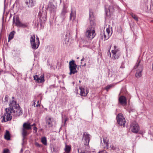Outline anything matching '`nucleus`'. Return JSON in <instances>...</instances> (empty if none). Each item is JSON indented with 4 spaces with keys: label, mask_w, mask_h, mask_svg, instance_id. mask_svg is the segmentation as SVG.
<instances>
[{
    "label": "nucleus",
    "mask_w": 153,
    "mask_h": 153,
    "mask_svg": "<svg viewBox=\"0 0 153 153\" xmlns=\"http://www.w3.org/2000/svg\"><path fill=\"white\" fill-rule=\"evenodd\" d=\"M9 107L5 109V113L2 116V122L10 120L12 115L15 117L19 116L22 114L21 109L18 104L15 101L13 100L9 105Z\"/></svg>",
    "instance_id": "nucleus-1"
},
{
    "label": "nucleus",
    "mask_w": 153,
    "mask_h": 153,
    "mask_svg": "<svg viewBox=\"0 0 153 153\" xmlns=\"http://www.w3.org/2000/svg\"><path fill=\"white\" fill-rule=\"evenodd\" d=\"M89 19L90 21V26L87 29L86 35L87 37L92 39L96 35L94 30L96 24L93 12L91 9L89 10Z\"/></svg>",
    "instance_id": "nucleus-2"
},
{
    "label": "nucleus",
    "mask_w": 153,
    "mask_h": 153,
    "mask_svg": "<svg viewBox=\"0 0 153 153\" xmlns=\"http://www.w3.org/2000/svg\"><path fill=\"white\" fill-rule=\"evenodd\" d=\"M31 129V125L30 123H25L23 125V128H22V133L23 137L22 143V145L24 144V140L28 134L27 130Z\"/></svg>",
    "instance_id": "nucleus-3"
},
{
    "label": "nucleus",
    "mask_w": 153,
    "mask_h": 153,
    "mask_svg": "<svg viewBox=\"0 0 153 153\" xmlns=\"http://www.w3.org/2000/svg\"><path fill=\"white\" fill-rule=\"evenodd\" d=\"M77 65L75 64L74 61L72 60L69 62V68L70 72L69 73V75L74 74L77 73L76 70Z\"/></svg>",
    "instance_id": "nucleus-4"
},
{
    "label": "nucleus",
    "mask_w": 153,
    "mask_h": 153,
    "mask_svg": "<svg viewBox=\"0 0 153 153\" xmlns=\"http://www.w3.org/2000/svg\"><path fill=\"white\" fill-rule=\"evenodd\" d=\"M140 61H138V62L136 63L134 67V69H137L136 74V76L137 78H139L141 76V72L143 69V67L142 65L140 64Z\"/></svg>",
    "instance_id": "nucleus-5"
},
{
    "label": "nucleus",
    "mask_w": 153,
    "mask_h": 153,
    "mask_svg": "<svg viewBox=\"0 0 153 153\" xmlns=\"http://www.w3.org/2000/svg\"><path fill=\"white\" fill-rule=\"evenodd\" d=\"M120 50V48L118 47L116 45L114 46V49L111 51L112 53V58L117 59L119 58L120 55V53L119 52Z\"/></svg>",
    "instance_id": "nucleus-6"
},
{
    "label": "nucleus",
    "mask_w": 153,
    "mask_h": 153,
    "mask_svg": "<svg viewBox=\"0 0 153 153\" xmlns=\"http://www.w3.org/2000/svg\"><path fill=\"white\" fill-rule=\"evenodd\" d=\"M45 121L46 124L49 128H52L54 124L56 123V121L53 118L49 116H47L45 118Z\"/></svg>",
    "instance_id": "nucleus-7"
},
{
    "label": "nucleus",
    "mask_w": 153,
    "mask_h": 153,
    "mask_svg": "<svg viewBox=\"0 0 153 153\" xmlns=\"http://www.w3.org/2000/svg\"><path fill=\"white\" fill-rule=\"evenodd\" d=\"M30 43L31 47L33 49L36 50L38 48L40 44L36 41L34 35L30 37Z\"/></svg>",
    "instance_id": "nucleus-8"
},
{
    "label": "nucleus",
    "mask_w": 153,
    "mask_h": 153,
    "mask_svg": "<svg viewBox=\"0 0 153 153\" xmlns=\"http://www.w3.org/2000/svg\"><path fill=\"white\" fill-rule=\"evenodd\" d=\"M117 118L118 123L120 126H124L126 123V120L123 115L121 114H119L117 116Z\"/></svg>",
    "instance_id": "nucleus-9"
},
{
    "label": "nucleus",
    "mask_w": 153,
    "mask_h": 153,
    "mask_svg": "<svg viewBox=\"0 0 153 153\" xmlns=\"http://www.w3.org/2000/svg\"><path fill=\"white\" fill-rule=\"evenodd\" d=\"M57 7L54 5L52 2H49L48 6V9L49 10L51 13L53 15L56 14Z\"/></svg>",
    "instance_id": "nucleus-10"
},
{
    "label": "nucleus",
    "mask_w": 153,
    "mask_h": 153,
    "mask_svg": "<svg viewBox=\"0 0 153 153\" xmlns=\"http://www.w3.org/2000/svg\"><path fill=\"white\" fill-rule=\"evenodd\" d=\"M131 131L135 133H137L139 129V127L136 122H134L131 123Z\"/></svg>",
    "instance_id": "nucleus-11"
},
{
    "label": "nucleus",
    "mask_w": 153,
    "mask_h": 153,
    "mask_svg": "<svg viewBox=\"0 0 153 153\" xmlns=\"http://www.w3.org/2000/svg\"><path fill=\"white\" fill-rule=\"evenodd\" d=\"M82 140L84 145L86 146L88 145L90 140V135L87 133L85 132L83 134Z\"/></svg>",
    "instance_id": "nucleus-12"
},
{
    "label": "nucleus",
    "mask_w": 153,
    "mask_h": 153,
    "mask_svg": "<svg viewBox=\"0 0 153 153\" xmlns=\"http://www.w3.org/2000/svg\"><path fill=\"white\" fill-rule=\"evenodd\" d=\"M34 80H36V82L38 83H43L45 82L44 76L41 75L39 77L37 75H35L33 77Z\"/></svg>",
    "instance_id": "nucleus-13"
},
{
    "label": "nucleus",
    "mask_w": 153,
    "mask_h": 153,
    "mask_svg": "<svg viewBox=\"0 0 153 153\" xmlns=\"http://www.w3.org/2000/svg\"><path fill=\"white\" fill-rule=\"evenodd\" d=\"M39 17L41 21V23H45V21L46 20L47 14L46 12H45L42 14L41 12H39L38 14Z\"/></svg>",
    "instance_id": "nucleus-14"
},
{
    "label": "nucleus",
    "mask_w": 153,
    "mask_h": 153,
    "mask_svg": "<svg viewBox=\"0 0 153 153\" xmlns=\"http://www.w3.org/2000/svg\"><path fill=\"white\" fill-rule=\"evenodd\" d=\"M79 89L80 90V94L83 96H86L88 93V91L86 88L80 87Z\"/></svg>",
    "instance_id": "nucleus-15"
},
{
    "label": "nucleus",
    "mask_w": 153,
    "mask_h": 153,
    "mask_svg": "<svg viewBox=\"0 0 153 153\" xmlns=\"http://www.w3.org/2000/svg\"><path fill=\"white\" fill-rule=\"evenodd\" d=\"M26 6L28 7H31L34 6L35 1L34 0H25Z\"/></svg>",
    "instance_id": "nucleus-16"
},
{
    "label": "nucleus",
    "mask_w": 153,
    "mask_h": 153,
    "mask_svg": "<svg viewBox=\"0 0 153 153\" xmlns=\"http://www.w3.org/2000/svg\"><path fill=\"white\" fill-rule=\"evenodd\" d=\"M119 101L122 105H126L127 104L126 99L124 96H121L119 98Z\"/></svg>",
    "instance_id": "nucleus-17"
},
{
    "label": "nucleus",
    "mask_w": 153,
    "mask_h": 153,
    "mask_svg": "<svg viewBox=\"0 0 153 153\" xmlns=\"http://www.w3.org/2000/svg\"><path fill=\"white\" fill-rule=\"evenodd\" d=\"M67 13V8L64 6L60 14V17L62 18V19H65V15Z\"/></svg>",
    "instance_id": "nucleus-18"
},
{
    "label": "nucleus",
    "mask_w": 153,
    "mask_h": 153,
    "mask_svg": "<svg viewBox=\"0 0 153 153\" xmlns=\"http://www.w3.org/2000/svg\"><path fill=\"white\" fill-rule=\"evenodd\" d=\"M108 139L106 137H104L103 138V142L104 144V147L108 148Z\"/></svg>",
    "instance_id": "nucleus-19"
},
{
    "label": "nucleus",
    "mask_w": 153,
    "mask_h": 153,
    "mask_svg": "<svg viewBox=\"0 0 153 153\" xmlns=\"http://www.w3.org/2000/svg\"><path fill=\"white\" fill-rule=\"evenodd\" d=\"M76 17V13L74 11L71 10V12L70 14V19L71 20H74L75 19Z\"/></svg>",
    "instance_id": "nucleus-20"
},
{
    "label": "nucleus",
    "mask_w": 153,
    "mask_h": 153,
    "mask_svg": "<svg viewBox=\"0 0 153 153\" xmlns=\"http://www.w3.org/2000/svg\"><path fill=\"white\" fill-rule=\"evenodd\" d=\"M71 149V146L65 144V148L64 149L65 152L66 153H69Z\"/></svg>",
    "instance_id": "nucleus-21"
},
{
    "label": "nucleus",
    "mask_w": 153,
    "mask_h": 153,
    "mask_svg": "<svg viewBox=\"0 0 153 153\" xmlns=\"http://www.w3.org/2000/svg\"><path fill=\"white\" fill-rule=\"evenodd\" d=\"M4 137L5 139L7 140H9L10 139V134L8 131H6V133L4 135Z\"/></svg>",
    "instance_id": "nucleus-22"
},
{
    "label": "nucleus",
    "mask_w": 153,
    "mask_h": 153,
    "mask_svg": "<svg viewBox=\"0 0 153 153\" xmlns=\"http://www.w3.org/2000/svg\"><path fill=\"white\" fill-rule=\"evenodd\" d=\"M15 33L14 31H13L10 34L8 37V42H9L10 40L12 39L14 37V35Z\"/></svg>",
    "instance_id": "nucleus-23"
},
{
    "label": "nucleus",
    "mask_w": 153,
    "mask_h": 153,
    "mask_svg": "<svg viewBox=\"0 0 153 153\" xmlns=\"http://www.w3.org/2000/svg\"><path fill=\"white\" fill-rule=\"evenodd\" d=\"M103 37H102V39L104 40L105 41L108 39L109 38L110 35L107 34L104 32V30L103 31Z\"/></svg>",
    "instance_id": "nucleus-24"
},
{
    "label": "nucleus",
    "mask_w": 153,
    "mask_h": 153,
    "mask_svg": "<svg viewBox=\"0 0 153 153\" xmlns=\"http://www.w3.org/2000/svg\"><path fill=\"white\" fill-rule=\"evenodd\" d=\"M41 142L42 143L45 145H46L47 143V140L45 137H43L42 138Z\"/></svg>",
    "instance_id": "nucleus-25"
},
{
    "label": "nucleus",
    "mask_w": 153,
    "mask_h": 153,
    "mask_svg": "<svg viewBox=\"0 0 153 153\" xmlns=\"http://www.w3.org/2000/svg\"><path fill=\"white\" fill-rule=\"evenodd\" d=\"M129 14L135 21H138V18L133 13H130Z\"/></svg>",
    "instance_id": "nucleus-26"
},
{
    "label": "nucleus",
    "mask_w": 153,
    "mask_h": 153,
    "mask_svg": "<svg viewBox=\"0 0 153 153\" xmlns=\"http://www.w3.org/2000/svg\"><path fill=\"white\" fill-rule=\"evenodd\" d=\"M108 10L109 13L111 14L114 11V8L113 6L112 5L108 7Z\"/></svg>",
    "instance_id": "nucleus-27"
},
{
    "label": "nucleus",
    "mask_w": 153,
    "mask_h": 153,
    "mask_svg": "<svg viewBox=\"0 0 153 153\" xmlns=\"http://www.w3.org/2000/svg\"><path fill=\"white\" fill-rule=\"evenodd\" d=\"M21 22L19 21V18L17 17L16 19V21L15 23V25L17 26H19Z\"/></svg>",
    "instance_id": "nucleus-28"
},
{
    "label": "nucleus",
    "mask_w": 153,
    "mask_h": 153,
    "mask_svg": "<svg viewBox=\"0 0 153 153\" xmlns=\"http://www.w3.org/2000/svg\"><path fill=\"white\" fill-rule=\"evenodd\" d=\"M78 153H90L89 152L87 151H84L81 149H78Z\"/></svg>",
    "instance_id": "nucleus-29"
},
{
    "label": "nucleus",
    "mask_w": 153,
    "mask_h": 153,
    "mask_svg": "<svg viewBox=\"0 0 153 153\" xmlns=\"http://www.w3.org/2000/svg\"><path fill=\"white\" fill-rule=\"evenodd\" d=\"M114 85H108L105 88V89L107 91H108L111 87H113Z\"/></svg>",
    "instance_id": "nucleus-30"
},
{
    "label": "nucleus",
    "mask_w": 153,
    "mask_h": 153,
    "mask_svg": "<svg viewBox=\"0 0 153 153\" xmlns=\"http://www.w3.org/2000/svg\"><path fill=\"white\" fill-rule=\"evenodd\" d=\"M27 26V25L26 24H23L22 23H21V24L20 25L19 27H25Z\"/></svg>",
    "instance_id": "nucleus-31"
},
{
    "label": "nucleus",
    "mask_w": 153,
    "mask_h": 153,
    "mask_svg": "<svg viewBox=\"0 0 153 153\" xmlns=\"http://www.w3.org/2000/svg\"><path fill=\"white\" fill-rule=\"evenodd\" d=\"M108 35H110V29L108 28H107L106 29V32H105Z\"/></svg>",
    "instance_id": "nucleus-32"
},
{
    "label": "nucleus",
    "mask_w": 153,
    "mask_h": 153,
    "mask_svg": "<svg viewBox=\"0 0 153 153\" xmlns=\"http://www.w3.org/2000/svg\"><path fill=\"white\" fill-rule=\"evenodd\" d=\"M36 146L38 147H42V145L41 144H39L38 143L36 142L35 143Z\"/></svg>",
    "instance_id": "nucleus-33"
},
{
    "label": "nucleus",
    "mask_w": 153,
    "mask_h": 153,
    "mask_svg": "<svg viewBox=\"0 0 153 153\" xmlns=\"http://www.w3.org/2000/svg\"><path fill=\"white\" fill-rule=\"evenodd\" d=\"M3 153H10L9 150L7 149H5L4 150Z\"/></svg>",
    "instance_id": "nucleus-34"
},
{
    "label": "nucleus",
    "mask_w": 153,
    "mask_h": 153,
    "mask_svg": "<svg viewBox=\"0 0 153 153\" xmlns=\"http://www.w3.org/2000/svg\"><path fill=\"white\" fill-rule=\"evenodd\" d=\"M35 102L36 101L33 100V101L32 102V105H33L34 107H37L38 106V105H37L36 106H35Z\"/></svg>",
    "instance_id": "nucleus-35"
},
{
    "label": "nucleus",
    "mask_w": 153,
    "mask_h": 153,
    "mask_svg": "<svg viewBox=\"0 0 153 153\" xmlns=\"http://www.w3.org/2000/svg\"><path fill=\"white\" fill-rule=\"evenodd\" d=\"M36 42H37L40 44L39 38L37 36H36Z\"/></svg>",
    "instance_id": "nucleus-36"
},
{
    "label": "nucleus",
    "mask_w": 153,
    "mask_h": 153,
    "mask_svg": "<svg viewBox=\"0 0 153 153\" xmlns=\"http://www.w3.org/2000/svg\"><path fill=\"white\" fill-rule=\"evenodd\" d=\"M107 7L106 6H105V14L106 16H108V10H107Z\"/></svg>",
    "instance_id": "nucleus-37"
},
{
    "label": "nucleus",
    "mask_w": 153,
    "mask_h": 153,
    "mask_svg": "<svg viewBox=\"0 0 153 153\" xmlns=\"http://www.w3.org/2000/svg\"><path fill=\"white\" fill-rule=\"evenodd\" d=\"M8 96L7 95H6L4 98L5 101H7L8 100Z\"/></svg>",
    "instance_id": "nucleus-38"
},
{
    "label": "nucleus",
    "mask_w": 153,
    "mask_h": 153,
    "mask_svg": "<svg viewBox=\"0 0 153 153\" xmlns=\"http://www.w3.org/2000/svg\"><path fill=\"white\" fill-rule=\"evenodd\" d=\"M98 153H107V152L105 151H102L99 152Z\"/></svg>",
    "instance_id": "nucleus-39"
},
{
    "label": "nucleus",
    "mask_w": 153,
    "mask_h": 153,
    "mask_svg": "<svg viewBox=\"0 0 153 153\" xmlns=\"http://www.w3.org/2000/svg\"><path fill=\"white\" fill-rule=\"evenodd\" d=\"M33 129L35 131H36L37 130V128L35 126L33 128Z\"/></svg>",
    "instance_id": "nucleus-40"
},
{
    "label": "nucleus",
    "mask_w": 153,
    "mask_h": 153,
    "mask_svg": "<svg viewBox=\"0 0 153 153\" xmlns=\"http://www.w3.org/2000/svg\"><path fill=\"white\" fill-rule=\"evenodd\" d=\"M13 23L14 24L15 23V20H14V17H13Z\"/></svg>",
    "instance_id": "nucleus-41"
},
{
    "label": "nucleus",
    "mask_w": 153,
    "mask_h": 153,
    "mask_svg": "<svg viewBox=\"0 0 153 153\" xmlns=\"http://www.w3.org/2000/svg\"><path fill=\"white\" fill-rule=\"evenodd\" d=\"M22 152H23V150H22V149L21 150L20 153H22Z\"/></svg>",
    "instance_id": "nucleus-42"
},
{
    "label": "nucleus",
    "mask_w": 153,
    "mask_h": 153,
    "mask_svg": "<svg viewBox=\"0 0 153 153\" xmlns=\"http://www.w3.org/2000/svg\"><path fill=\"white\" fill-rule=\"evenodd\" d=\"M85 59H84V57H83L82 59L81 60V61H83Z\"/></svg>",
    "instance_id": "nucleus-43"
},
{
    "label": "nucleus",
    "mask_w": 153,
    "mask_h": 153,
    "mask_svg": "<svg viewBox=\"0 0 153 153\" xmlns=\"http://www.w3.org/2000/svg\"><path fill=\"white\" fill-rule=\"evenodd\" d=\"M31 125V127L32 126H35V123H34L33 125Z\"/></svg>",
    "instance_id": "nucleus-44"
},
{
    "label": "nucleus",
    "mask_w": 153,
    "mask_h": 153,
    "mask_svg": "<svg viewBox=\"0 0 153 153\" xmlns=\"http://www.w3.org/2000/svg\"><path fill=\"white\" fill-rule=\"evenodd\" d=\"M65 44H66V40L65 39L64 40V42H65Z\"/></svg>",
    "instance_id": "nucleus-45"
},
{
    "label": "nucleus",
    "mask_w": 153,
    "mask_h": 153,
    "mask_svg": "<svg viewBox=\"0 0 153 153\" xmlns=\"http://www.w3.org/2000/svg\"><path fill=\"white\" fill-rule=\"evenodd\" d=\"M29 153V152L28 151H26L25 152V153Z\"/></svg>",
    "instance_id": "nucleus-46"
},
{
    "label": "nucleus",
    "mask_w": 153,
    "mask_h": 153,
    "mask_svg": "<svg viewBox=\"0 0 153 153\" xmlns=\"http://www.w3.org/2000/svg\"><path fill=\"white\" fill-rule=\"evenodd\" d=\"M67 121V119H65V123L66 122V121Z\"/></svg>",
    "instance_id": "nucleus-47"
},
{
    "label": "nucleus",
    "mask_w": 153,
    "mask_h": 153,
    "mask_svg": "<svg viewBox=\"0 0 153 153\" xmlns=\"http://www.w3.org/2000/svg\"><path fill=\"white\" fill-rule=\"evenodd\" d=\"M109 54H110V56H111V53L110 51H109Z\"/></svg>",
    "instance_id": "nucleus-48"
},
{
    "label": "nucleus",
    "mask_w": 153,
    "mask_h": 153,
    "mask_svg": "<svg viewBox=\"0 0 153 153\" xmlns=\"http://www.w3.org/2000/svg\"><path fill=\"white\" fill-rule=\"evenodd\" d=\"M14 98V97H12V98L13 99Z\"/></svg>",
    "instance_id": "nucleus-49"
},
{
    "label": "nucleus",
    "mask_w": 153,
    "mask_h": 153,
    "mask_svg": "<svg viewBox=\"0 0 153 153\" xmlns=\"http://www.w3.org/2000/svg\"><path fill=\"white\" fill-rule=\"evenodd\" d=\"M79 82H81V81L80 80L79 81Z\"/></svg>",
    "instance_id": "nucleus-50"
},
{
    "label": "nucleus",
    "mask_w": 153,
    "mask_h": 153,
    "mask_svg": "<svg viewBox=\"0 0 153 153\" xmlns=\"http://www.w3.org/2000/svg\"><path fill=\"white\" fill-rule=\"evenodd\" d=\"M60 2H61V0H60Z\"/></svg>",
    "instance_id": "nucleus-51"
},
{
    "label": "nucleus",
    "mask_w": 153,
    "mask_h": 153,
    "mask_svg": "<svg viewBox=\"0 0 153 153\" xmlns=\"http://www.w3.org/2000/svg\"><path fill=\"white\" fill-rule=\"evenodd\" d=\"M39 101H38L37 102V103H39Z\"/></svg>",
    "instance_id": "nucleus-52"
}]
</instances>
